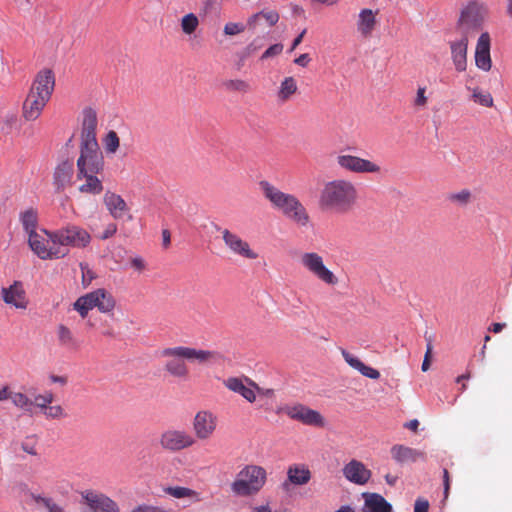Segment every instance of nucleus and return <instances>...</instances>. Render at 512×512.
Wrapping results in <instances>:
<instances>
[{
    "mask_svg": "<svg viewBox=\"0 0 512 512\" xmlns=\"http://www.w3.org/2000/svg\"><path fill=\"white\" fill-rule=\"evenodd\" d=\"M80 133L79 156L76 161V173H104L105 161L96 138L97 113L91 107L83 112Z\"/></svg>",
    "mask_w": 512,
    "mask_h": 512,
    "instance_id": "obj_1",
    "label": "nucleus"
},
{
    "mask_svg": "<svg viewBox=\"0 0 512 512\" xmlns=\"http://www.w3.org/2000/svg\"><path fill=\"white\" fill-rule=\"evenodd\" d=\"M358 201V190L348 179L338 178L323 184L318 204L321 209L336 214H347Z\"/></svg>",
    "mask_w": 512,
    "mask_h": 512,
    "instance_id": "obj_2",
    "label": "nucleus"
},
{
    "mask_svg": "<svg viewBox=\"0 0 512 512\" xmlns=\"http://www.w3.org/2000/svg\"><path fill=\"white\" fill-rule=\"evenodd\" d=\"M264 197L283 216L299 228H307L311 225V217L302 202L293 194L285 193L268 181L259 183Z\"/></svg>",
    "mask_w": 512,
    "mask_h": 512,
    "instance_id": "obj_3",
    "label": "nucleus"
},
{
    "mask_svg": "<svg viewBox=\"0 0 512 512\" xmlns=\"http://www.w3.org/2000/svg\"><path fill=\"white\" fill-rule=\"evenodd\" d=\"M160 356L165 358L164 370L170 376L178 379H187L189 368L185 360L205 364L214 360L217 353L188 346H175L162 349Z\"/></svg>",
    "mask_w": 512,
    "mask_h": 512,
    "instance_id": "obj_4",
    "label": "nucleus"
},
{
    "mask_svg": "<svg viewBox=\"0 0 512 512\" xmlns=\"http://www.w3.org/2000/svg\"><path fill=\"white\" fill-rule=\"evenodd\" d=\"M267 481L265 468L255 464H248L241 468L235 480L231 483L232 492L240 497H249L258 494Z\"/></svg>",
    "mask_w": 512,
    "mask_h": 512,
    "instance_id": "obj_5",
    "label": "nucleus"
},
{
    "mask_svg": "<svg viewBox=\"0 0 512 512\" xmlns=\"http://www.w3.org/2000/svg\"><path fill=\"white\" fill-rule=\"evenodd\" d=\"M489 17V8L482 0H468L462 4L456 22L457 28L462 35L476 33L482 30Z\"/></svg>",
    "mask_w": 512,
    "mask_h": 512,
    "instance_id": "obj_6",
    "label": "nucleus"
},
{
    "mask_svg": "<svg viewBox=\"0 0 512 512\" xmlns=\"http://www.w3.org/2000/svg\"><path fill=\"white\" fill-rule=\"evenodd\" d=\"M115 306V298L103 288L80 296L73 303V309L79 313L82 319L86 318L94 308H97L101 313H110L114 310Z\"/></svg>",
    "mask_w": 512,
    "mask_h": 512,
    "instance_id": "obj_7",
    "label": "nucleus"
},
{
    "mask_svg": "<svg viewBox=\"0 0 512 512\" xmlns=\"http://www.w3.org/2000/svg\"><path fill=\"white\" fill-rule=\"evenodd\" d=\"M53 232L42 230L28 237L31 250L42 260L58 259L67 255L68 251L58 244H53Z\"/></svg>",
    "mask_w": 512,
    "mask_h": 512,
    "instance_id": "obj_8",
    "label": "nucleus"
},
{
    "mask_svg": "<svg viewBox=\"0 0 512 512\" xmlns=\"http://www.w3.org/2000/svg\"><path fill=\"white\" fill-rule=\"evenodd\" d=\"M300 263L315 278L329 286L338 284L337 276L325 265L323 257L317 252H304Z\"/></svg>",
    "mask_w": 512,
    "mask_h": 512,
    "instance_id": "obj_9",
    "label": "nucleus"
},
{
    "mask_svg": "<svg viewBox=\"0 0 512 512\" xmlns=\"http://www.w3.org/2000/svg\"><path fill=\"white\" fill-rule=\"evenodd\" d=\"M53 239V244H58L61 248L65 246L85 248L91 242V235L80 226L68 225L53 231Z\"/></svg>",
    "mask_w": 512,
    "mask_h": 512,
    "instance_id": "obj_10",
    "label": "nucleus"
},
{
    "mask_svg": "<svg viewBox=\"0 0 512 512\" xmlns=\"http://www.w3.org/2000/svg\"><path fill=\"white\" fill-rule=\"evenodd\" d=\"M276 413L285 414L290 419L308 426L324 427L325 425V419L318 411L301 403L280 406L277 408Z\"/></svg>",
    "mask_w": 512,
    "mask_h": 512,
    "instance_id": "obj_11",
    "label": "nucleus"
},
{
    "mask_svg": "<svg viewBox=\"0 0 512 512\" xmlns=\"http://www.w3.org/2000/svg\"><path fill=\"white\" fill-rule=\"evenodd\" d=\"M338 167L354 174H381L382 167L375 161L359 156L339 153L336 157Z\"/></svg>",
    "mask_w": 512,
    "mask_h": 512,
    "instance_id": "obj_12",
    "label": "nucleus"
},
{
    "mask_svg": "<svg viewBox=\"0 0 512 512\" xmlns=\"http://www.w3.org/2000/svg\"><path fill=\"white\" fill-rule=\"evenodd\" d=\"M196 443L192 434L183 429L169 428L159 436L160 447L167 452L176 453L194 446Z\"/></svg>",
    "mask_w": 512,
    "mask_h": 512,
    "instance_id": "obj_13",
    "label": "nucleus"
},
{
    "mask_svg": "<svg viewBox=\"0 0 512 512\" xmlns=\"http://www.w3.org/2000/svg\"><path fill=\"white\" fill-rule=\"evenodd\" d=\"M217 423V416L211 411H198L192 421L195 440L206 441L210 439L216 431Z\"/></svg>",
    "mask_w": 512,
    "mask_h": 512,
    "instance_id": "obj_14",
    "label": "nucleus"
},
{
    "mask_svg": "<svg viewBox=\"0 0 512 512\" xmlns=\"http://www.w3.org/2000/svg\"><path fill=\"white\" fill-rule=\"evenodd\" d=\"M221 232L222 240L228 250L234 255H238L245 259L255 260L258 254L250 247V244L244 240L239 234L229 230L218 228Z\"/></svg>",
    "mask_w": 512,
    "mask_h": 512,
    "instance_id": "obj_15",
    "label": "nucleus"
},
{
    "mask_svg": "<svg viewBox=\"0 0 512 512\" xmlns=\"http://www.w3.org/2000/svg\"><path fill=\"white\" fill-rule=\"evenodd\" d=\"M81 498L92 512H120L117 502L104 493L87 489L81 492Z\"/></svg>",
    "mask_w": 512,
    "mask_h": 512,
    "instance_id": "obj_16",
    "label": "nucleus"
},
{
    "mask_svg": "<svg viewBox=\"0 0 512 512\" xmlns=\"http://www.w3.org/2000/svg\"><path fill=\"white\" fill-rule=\"evenodd\" d=\"M491 45L492 39L489 32H481L475 45L474 63L476 68L486 73L489 72L493 66Z\"/></svg>",
    "mask_w": 512,
    "mask_h": 512,
    "instance_id": "obj_17",
    "label": "nucleus"
},
{
    "mask_svg": "<svg viewBox=\"0 0 512 512\" xmlns=\"http://www.w3.org/2000/svg\"><path fill=\"white\" fill-rule=\"evenodd\" d=\"M1 297L6 305L16 310H26L29 306V299L21 281H14L8 287H2Z\"/></svg>",
    "mask_w": 512,
    "mask_h": 512,
    "instance_id": "obj_18",
    "label": "nucleus"
},
{
    "mask_svg": "<svg viewBox=\"0 0 512 512\" xmlns=\"http://www.w3.org/2000/svg\"><path fill=\"white\" fill-rule=\"evenodd\" d=\"M468 36L462 35L460 38L450 40L448 47L450 51V59L454 70L457 73H463L468 67Z\"/></svg>",
    "mask_w": 512,
    "mask_h": 512,
    "instance_id": "obj_19",
    "label": "nucleus"
},
{
    "mask_svg": "<svg viewBox=\"0 0 512 512\" xmlns=\"http://www.w3.org/2000/svg\"><path fill=\"white\" fill-rule=\"evenodd\" d=\"M55 87V75L51 69L40 70L29 89V93L50 99Z\"/></svg>",
    "mask_w": 512,
    "mask_h": 512,
    "instance_id": "obj_20",
    "label": "nucleus"
},
{
    "mask_svg": "<svg viewBox=\"0 0 512 512\" xmlns=\"http://www.w3.org/2000/svg\"><path fill=\"white\" fill-rule=\"evenodd\" d=\"M224 386L230 391L241 395L248 402L253 403L256 400L255 389L261 391V388L248 378L228 377L223 381Z\"/></svg>",
    "mask_w": 512,
    "mask_h": 512,
    "instance_id": "obj_21",
    "label": "nucleus"
},
{
    "mask_svg": "<svg viewBox=\"0 0 512 512\" xmlns=\"http://www.w3.org/2000/svg\"><path fill=\"white\" fill-rule=\"evenodd\" d=\"M76 180L79 182L78 191L82 194L96 196L104 191L103 173H76Z\"/></svg>",
    "mask_w": 512,
    "mask_h": 512,
    "instance_id": "obj_22",
    "label": "nucleus"
},
{
    "mask_svg": "<svg viewBox=\"0 0 512 512\" xmlns=\"http://www.w3.org/2000/svg\"><path fill=\"white\" fill-rule=\"evenodd\" d=\"M344 477L357 485L366 484L371 478V471L360 461L351 460L343 467Z\"/></svg>",
    "mask_w": 512,
    "mask_h": 512,
    "instance_id": "obj_23",
    "label": "nucleus"
},
{
    "mask_svg": "<svg viewBox=\"0 0 512 512\" xmlns=\"http://www.w3.org/2000/svg\"><path fill=\"white\" fill-rule=\"evenodd\" d=\"M50 99L43 96L34 95L28 92L26 99L23 102L22 116L27 121H34L39 118L43 109Z\"/></svg>",
    "mask_w": 512,
    "mask_h": 512,
    "instance_id": "obj_24",
    "label": "nucleus"
},
{
    "mask_svg": "<svg viewBox=\"0 0 512 512\" xmlns=\"http://www.w3.org/2000/svg\"><path fill=\"white\" fill-rule=\"evenodd\" d=\"M56 339L58 346L68 351H78L80 349V340L74 331L67 325L60 323L56 326Z\"/></svg>",
    "mask_w": 512,
    "mask_h": 512,
    "instance_id": "obj_25",
    "label": "nucleus"
},
{
    "mask_svg": "<svg viewBox=\"0 0 512 512\" xmlns=\"http://www.w3.org/2000/svg\"><path fill=\"white\" fill-rule=\"evenodd\" d=\"M390 453L392 458L400 464L425 460L426 458L425 452L400 444L392 446Z\"/></svg>",
    "mask_w": 512,
    "mask_h": 512,
    "instance_id": "obj_26",
    "label": "nucleus"
},
{
    "mask_svg": "<svg viewBox=\"0 0 512 512\" xmlns=\"http://www.w3.org/2000/svg\"><path fill=\"white\" fill-rule=\"evenodd\" d=\"M103 203L109 214L114 219L122 218L129 210L125 200L112 191H106L103 196Z\"/></svg>",
    "mask_w": 512,
    "mask_h": 512,
    "instance_id": "obj_27",
    "label": "nucleus"
},
{
    "mask_svg": "<svg viewBox=\"0 0 512 512\" xmlns=\"http://www.w3.org/2000/svg\"><path fill=\"white\" fill-rule=\"evenodd\" d=\"M362 512H393L391 504L378 493H364Z\"/></svg>",
    "mask_w": 512,
    "mask_h": 512,
    "instance_id": "obj_28",
    "label": "nucleus"
},
{
    "mask_svg": "<svg viewBox=\"0 0 512 512\" xmlns=\"http://www.w3.org/2000/svg\"><path fill=\"white\" fill-rule=\"evenodd\" d=\"M74 174L73 163L64 161L60 163L54 172V185L57 191H63L71 184Z\"/></svg>",
    "mask_w": 512,
    "mask_h": 512,
    "instance_id": "obj_29",
    "label": "nucleus"
},
{
    "mask_svg": "<svg viewBox=\"0 0 512 512\" xmlns=\"http://www.w3.org/2000/svg\"><path fill=\"white\" fill-rule=\"evenodd\" d=\"M311 479V472L304 464L291 465L287 470V482L283 485L287 487L288 482L294 485H305Z\"/></svg>",
    "mask_w": 512,
    "mask_h": 512,
    "instance_id": "obj_30",
    "label": "nucleus"
},
{
    "mask_svg": "<svg viewBox=\"0 0 512 512\" xmlns=\"http://www.w3.org/2000/svg\"><path fill=\"white\" fill-rule=\"evenodd\" d=\"M376 23V13L368 8L362 9L358 15L357 30L363 37H370Z\"/></svg>",
    "mask_w": 512,
    "mask_h": 512,
    "instance_id": "obj_31",
    "label": "nucleus"
},
{
    "mask_svg": "<svg viewBox=\"0 0 512 512\" xmlns=\"http://www.w3.org/2000/svg\"><path fill=\"white\" fill-rule=\"evenodd\" d=\"M341 354L346 363L353 369L359 371L363 376L374 380L380 377V372L378 370L370 366H367L360 359H358L356 356L352 355L348 351L343 349L341 351Z\"/></svg>",
    "mask_w": 512,
    "mask_h": 512,
    "instance_id": "obj_32",
    "label": "nucleus"
},
{
    "mask_svg": "<svg viewBox=\"0 0 512 512\" xmlns=\"http://www.w3.org/2000/svg\"><path fill=\"white\" fill-rule=\"evenodd\" d=\"M165 494L175 499H187L191 503L200 502L202 500L201 494L191 488L182 486H169L163 488Z\"/></svg>",
    "mask_w": 512,
    "mask_h": 512,
    "instance_id": "obj_33",
    "label": "nucleus"
},
{
    "mask_svg": "<svg viewBox=\"0 0 512 512\" xmlns=\"http://www.w3.org/2000/svg\"><path fill=\"white\" fill-rule=\"evenodd\" d=\"M472 81V77H467L466 78V89L468 91H471L472 92V95H471V99L475 102V103H478L484 107H492L493 104H494V101H493V97L492 95L487 92V91H483L481 90L479 87H475V88H472L469 83Z\"/></svg>",
    "mask_w": 512,
    "mask_h": 512,
    "instance_id": "obj_34",
    "label": "nucleus"
},
{
    "mask_svg": "<svg viewBox=\"0 0 512 512\" xmlns=\"http://www.w3.org/2000/svg\"><path fill=\"white\" fill-rule=\"evenodd\" d=\"M298 90L296 80L289 76L285 77L278 90V99L282 102L288 101Z\"/></svg>",
    "mask_w": 512,
    "mask_h": 512,
    "instance_id": "obj_35",
    "label": "nucleus"
},
{
    "mask_svg": "<svg viewBox=\"0 0 512 512\" xmlns=\"http://www.w3.org/2000/svg\"><path fill=\"white\" fill-rule=\"evenodd\" d=\"M31 499L38 507H44L47 512H67L64 507L56 503L51 497L32 493Z\"/></svg>",
    "mask_w": 512,
    "mask_h": 512,
    "instance_id": "obj_36",
    "label": "nucleus"
},
{
    "mask_svg": "<svg viewBox=\"0 0 512 512\" xmlns=\"http://www.w3.org/2000/svg\"><path fill=\"white\" fill-rule=\"evenodd\" d=\"M261 18L265 19L269 26H274L279 21V14L275 10H263L249 17L248 25L251 28H255L259 24Z\"/></svg>",
    "mask_w": 512,
    "mask_h": 512,
    "instance_id": "obj_37",
    "label": "nucleus"
},
{
    "mask_svg": "<svg viewBox=\"0 0 512 512\" xmlns=\"http://www.w3.org/2000/svg\"><path fill=\"white\" fill-rule=\"evenodd\" d=\"M20 220L23 225L24 230L28 233V236L32 233H37L35 231L37 226V212L33 209H28L21 213Z\"/></svg>",
    "mask_w": 512,
    "mask_h": 512,
    "instance_id": "obj_38",
    "label": "nucleus"
},
{
    "mask_svg": "<svg viewBox=\"0 0 512 512\" xmlns=\"http://www.w3.org/2000/svg\"><path fill=\"white\" fill-rule=\"evenodd\" d=\"M222 86L228 92L246 94L251 91L250 84L243 79H228L222 83Z\"/></svg>",
    "mask_w": 512,
    "mask_h": 512,
    "instance_id": "obj_39",
    "label": "nucleus"
},
{
    "mask_svg": "<svg viewBox=\"0 0 512 512\" xmlns=\"http://www.w3.org/2000/svg\"><path fill=\"white\" fill-rule=\"evenodd\" d=\"M180 26L186 35L193 34L199 26V19L194 13H188L181 18Z\"/></svg>",
    "mask_w": 512,
    "mask_h": 512,
    "instance_id": "obj_40",
    "label": "nucleus"
},
{
    "mask_svg": "<svg viewBox=\"0 0 512 512\" xmlns=\"http://www.w3.org/2000/svg\"><path fill=\"white\" fill-rule=\"evenodd\" d=\"M11 402L17 408L25 410V411H30L31 407L33 406V401L26 394H24L22 392L12 391Z\"/></svg>",
    "mask_w": 512,
    "mask_h": 512,
    "instance_id": "obj_41",
    "label": "nucleus"
},
{
    "mask_svg": "<svg viewBox=\"0 0 512 512\" xmlns=\"http://www.w3.org/2000/svg\"><path fill=\"white\" fill-rule=\"evenodd\" d=\"M104 149L109 154H114L120 146V139L113 130L109 131L103 140Z\"/></svg>",
    "mask_w": 512,
    "mask_h": 512,
    "instance_id": "obj_42",
    "label": "nucleus"
},
{
    "mask_svg": "<svg viewBox=\"0 0 512 512\" xmlns=\"http://www.w3.org/2000/svg\"><path fill=\"white\" fill-rule=\"evenodd\" d=\"M54 400V394L51 391H45L43 394L34 396L33 405L39 408L44 414L45 409L48 408L49 404H52Z\"/></svg>",
    "mask_w": 512,
    "mask_h": 512,
    "instance_id": "obj_43",
    "label": "nucleus"
},
{
    "mask_svg": "<svg viewBox=\"0 0 512 512\" xmlns=\"http://www.w3.org/2000/svg\"><path fill=\"white\" fill-rule=\"evenodd\" d=\"M427 87L419 85L416 91L415 98L413 99V106L418 109H424L428 104Z\"/></svg>",
    "mask_w": 512,
    "mask_h": 512,
    "instance_id": "obj_44",
    "label": "nucleus"
},
{
    "mask_svg": "<svg viewBox=\"0 0 512 512\" xmlns=\"http://www.w3.org/2000/svg\"><path fill=\"white\" fill-rule=\"evenodd\" d=\"M37 443H38V439L35 435L27 436L21 442V449L29 455L37 456L38 455Z\"/></svg>",
    "mask_w": 512,
    "mask_h": 512,
    "instance_id": "obj_45",
    "label": "nucleus"
},
{
    "mask_svg": "<svg viewBox=\"0 0 512 512\" xmlns=\"http://www.w3.org/2000/svg\"><path fill=\"white\" fill-rule=\"evenodd\" d=\"M471 192L467 189H463L459 192L451 193L448 195V200L457 203L459 205H466L470 202Z\"/></svg>",
    "mask_w": 512,
    "mask_h": 512,
    "instance_id": "obj_46",
    "label": "nucleus"
},
{
    "mask_svg": "<svg viewBox=\"0 0 512 512\" xmlns=\"http://www.w3.org/2000/svg\"><path fill=\"white\" fill-rule=\"evenodd\" d=\"M44 416L47 419H61L66 417V412L61 405H51L49 404L48 408L44 411Z\"/></svg>",
    "mask_w": 512,
    "mask_h": 512,
    "instance_id": "obj_47",
    "label": "nucleus"
},
{
    "mask_svg": "<svg viewBox=\"0 0 512 512\" xmlns=\"http://www.w3.org/2000/svg\"><path fill=\"white\" fill-rule=\"evenodd\" d=\"M18 117L16 114H7L0 123V129L5 134H8L17 125Z\"/></svg>",
    "mask_w": 512,
    "mask_h": 512,
    "instance_id": "obj_48",
    "label": "nucleus"
},
{
    "mask_svg": "<svg viewBox=\"0 0 512 512\" xmlns=\"http://www.w3.org/2000/svg\"><path fill=\"white\" fill-rule=\"evenodd\" d=\"M245 26L242 23L229 22L224 26V34L227 36H234L244 32Z\"/></svg>",
    "mask_w": 512,
    "mask_h": 512,
    "instance_id": "obj_49",
    "label": "nucleus"
},
{
    "mask_svg": "<svg viewBox=\"0 0 512 512\" xmlns=\"http://www.w3.org/2000/svg\"><path fill=\"white\" fill-rule=\"evenodd\" d=\"M80 269L82 272V283L84 286L90 285L92 280L95 278L94 272L89 268L88 264L80 263Z\"/></svg>",
    "mask_w": 512,
    "mask_h": 512,
    "instance_id": "obj_50",
    "label": "nucleus"
},
{
    "mask_svg": "<svg viewBox=\"0 0 512 512\" xmlns=\"http://www.w3.org/2000/svg\"><path fill=\"white\" fill-rule=\"evenodd\" d=\"M283 51V45L280 43L270 46L261 56V60H265L281 54Z\"/></svg>",
    "mask_w": 512,
    "mask_h": 512,
    "instance_id": "obj_51",
    "label": "nucleus"
},
{
    "mask_svg": "<svg viewBox=\"0 0 512 512\" xmlns=\"http://www.w3.org/2000/svg\"><path fill=\"white\" fill-rule=\"evenodd\" d=\"M431 356H432V344H431V342H428L427 349H426V352H425V355H424V359H423V362H422V366H421V369H422L423 372H426V371L429 370Z\"/></svg>",
    "mask_w": 512,
    "mask_h": 512,
    "instance_id": "obj_52",
    "label": "nucleus"
},
{
    "mask_svg": "<svg viewBox=\"0 0 512 512\" xmlns=\"http://www.w3.org/2000/svg\"><path fill=\"white\" fill-rule=\"evenodd\" d=\"M117 232V225L114 223H110L107 225L103 233L99 236L100 239L106 240L112 237Z\"/></svg>",
    "mask_w": 512,
    "mask_h": 512,
    "instance_id": "obj_53",
    "label": "nucleus"
},
{
    "mask_svg": "<svg viewBox=\"0 0 512 512\" xmlns=\"http://www.w3.org/2000/svg\"><path fill=\"white\" fill-rule=\"evenodd\" d=\"M131 267L137 270L138 272H142L146 268L145 261L141 257H134L130 261Z\"/></svg>",
    "mask_w": 512,
    "mask_h": 512,
    "instance_id": "obj_54",
    "label": "nucleus"
},
{
    "mask_svg": "<svg viewBox=\"0 0 512 512\" xmlns=\"http://www.w3.org/2000/svg\"><path fill=\"white\" fill-rule=\"evenodd\" d=\"M429 503L424 499H417L414 505V512H428Z\"/></svg>",
    "mask_w": 512,
    "mask_h": 512,
    "instance_id": "obj_55",
    "label": "nucleus"
},
{
    "mask_svg": "<svg viewBox=\"0 0 512 512\" xmlns=\"http://www.w3.org/2000/svg\"><path fill=\"white\" fill-rule=\"evenodd\" d=\"M444 497L447 498L450 489V476L447 469L443 470Z\"/></svg>",
    "mask_w": 512,
    "mask_h": 512,
    "instance_id": "obj_56",
    "label": "nucleus"
},
{
    "mask_svg": "<svg viewBox=\"0 0 512 512\" xmlns=\"http://www.w3.org/2000/svg\"><path fill=\"white\" fill-rule=\"evenodd\" d=\"M310 61H311V58H310L309 54L304 53V54H301L299 57H297L294 60V63L301 67H306Z\"/></svg>",
    "mask_w": 512,
    "mask_h": 512,
    "instance_id": "obj_57",
    "label": "nucleus"
},
{
    "mask_svg": "<svg viewBox=\"0 0 512 512\" xmlns=\"http://www.w3.org/2000/svg\"><path fill=\"white\" fill-rule=\"evenodd\" d=\"M11 394L12 391L7 386L0 388V401L11 400Z\"/></svg>",
    "mask_w": 512,
    "mask_h": 512,
    "instance_id": "obj_58",
    "label": "nucleus"
},
{
    "mask_svg": "<svg viewBox=\"0 0 512 512\" xmlns=\"http://www.w3.org/2000/svg\"><path fill=\"white\" fill-rule=\"evenodd\" d=\"M162 240H163V243H162L163 247L168 248L171 243V234H170L169 230L164 229L162 231Z\"/></svg>",
    "mask_w": 512,
    "mask_h": 512,
    "instance_id": "obj_59",
    "label": "nucleus"
},
{
    "mask_svg": "<svg viewBox=\"0 0 512 512\" xmlns=\"http://www.w3.org/2000/svg\"><path fill=\"white\" fill-rule=\"evenodd\" d=\"M49 380L52 383H59L62 386L67 384V377H65V376L50 375Z\"/></svg>",
    "mask_w": 512,
    "mask_h": 512,
    "instance_id": "obj_60",
    "label": "nucleus"
},
{
    "mask_svg": "<svg viewBox=\"0 0 512 512\" xmlns=\"http://www.w3.org/2000/svg\"><path fill=\"white\" fill-rule=\"evenodd\" d=\"M306 33V29H304L294 40L292 43L291 50H294L303 40V37Z\"/></svg>",
    "mask_w": 512,
    "mask_h": 512,
    "instance_id": "obj_61",
    "label": "nucleus"
},
{
    "mask_svg": "<svg viewBox=\"0 0 512 512\" xmlns=\"http://www.w3.org/2000/svg\"><path fill=\"white\" fill-rule=\"evenodd\" d=\"M505 14L512 20V0H505Z\"/></svg>",
    "mask_w": 512,
    "mask_h": 512,
    "instance_id": "obj_62",
    "label": "nucleus"
},
{
    "mask_svg": "<svg viewBox=\"0 0 512 512\" xmlns=\"http://www.w3.org/2000/svg\"><path fill=\"white\" fill-rule=\"evenodd\" d=\"M506 326L505 323H493L491 327L489 328L490 331L494 333H499L502 331V329Z\"/></svg>",
    "mask_w": 512,
    "mask_h": 512,
    "instance_id": "obj_63",
    "label": "nucleus"
},
{
    "mask_svg": "<svg viewBox=\"0 0 512 512\" xmlns=\"http://www.w3.org/2000/svg\"><path fill=\"white\" fill-rule=\"evenodd\" d=\"M418 426H419V422L416 419L411 420V421H409L408 423L405 424V427L410 429V430H412V431H417Z\"/></svg>",
    "mask_w": 512,
    "mask_h": 512,
    "instance_id": "obj_64",
    "label": "nucleus"
}]
</instances>
